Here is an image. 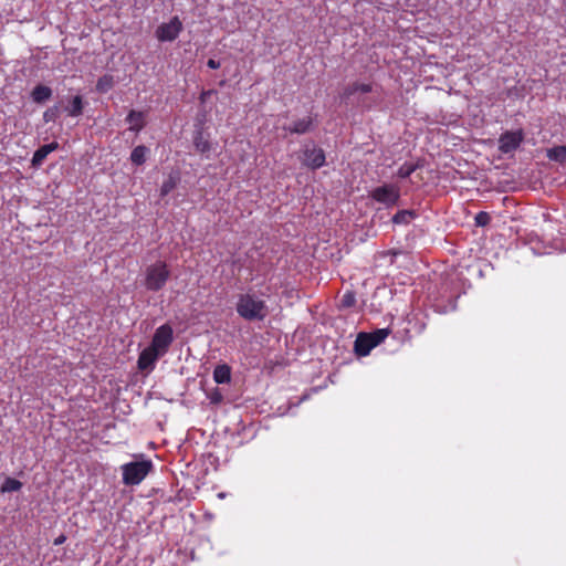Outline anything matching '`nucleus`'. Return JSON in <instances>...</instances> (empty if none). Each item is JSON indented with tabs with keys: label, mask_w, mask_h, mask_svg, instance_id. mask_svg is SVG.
Wrapping results in <instances>:
<instances>
[{
	"label": "nucleus",
	"mask_w": 566,
	"mask_h": 566,
	"mask_svg": "<svg viewBox=\"0 0 566 566\" xmlns=\"http://www.w3.org/2000/svg\"><path fill=\"white\" fill-rule=\"evenodd\" d=\"M174 342V329L169 324H164L156 328L153 339L138 357V368L140 370H153L156 361L165 356Z\"/></svg>",
	"instance_id": "1"
},
{
	"label": "nucleus",
	"mask_w": 566,
	"mask_h": 566,
	"mask_svg": "<svg viewBox=\"0 0 566 566\" xmlns=\"http://www.w3.org/2000/svg\"><path fill=\"white\" fill-rule=\"evenodd\" d=\"M235 310L247 321H262L269 312L265 301L253 292L240 294Z\"/></svg>",
	"instance_id": "2"
},
{
	"label": "nucleus",
	"mask_w": 566,
	"mask_h": 566,
	"mask_svg": "<svg viewBox=\"0 0 566 566\" xmlns=\"http://www.w3.org/2000/svg\"><path fill=\"white\" fill-rule=\"evenodd\" d=\"M170 277V271L166 262L157 261L144 271V285L150 292L161 290Z\"/></svg>",
	"instance_id": "3"
},
{
	"label": "nucleus",
	"mask_w": 566,
	"mask_h": 566,
	"mask_svg": "<svg viewBox=\"0 0 566 566\" xmlns=\"http://www.w3.org/2000/svg\"><path fill=\"white\" fill-rule=\"evenodd\" d=\"M123 483L125 485H138L153 470L150 460L133 461L120 467Z\"/></svg>",
	"instance_id": "4"
},
{
	"label": "nucleus",
	"mask_w": 566,
	"mask_h": 566,
	"mask_svg": "<svg viewBox=\"0 0 566 566\" xmlns=\"http://www.w3.org/2000/svg\"><path fill=\"white\" fill-rule=\"evenodd\" d=\"M370 198L386 208H391L397 205L400 198V188L394 184H385L373 189Z\"/></svg>",
	"instance_id": "5"
},
{
	"label": "nucleus",
	"mask_w": 566,
	"mask_h": 566,
	"mask_svg": "<svg viewBox=\"0 0 566 566\" xmlns=\"http://www.w3.org/2000/svg\"><path fill=\"white\" fill-rule=\"evenodd\" d=\"M182 29L181 20L178 17H172L168 22L157 27L155 36L160 42H172L179 36Z\"/></svg>",
	"instance_id": "6"
},
{
	"label": "nucleus",
	"mask_w": 566,
	"mask_h": 566,
	"mask_svg": "<svg viewBox=\"0 0 566 566\" xmlns=\"http://www.w3.org/2000/svg\"><path fill=\"white\" fill-rule=\"evenodd\" d=\"M301 160L305 167L315 170L325 165L326 157L322 148L315 145H307L302 151Z\"/></svg>",
	"instance_id": "7"
},
{
	"label": "nucleus",
	"mask_w": 566,
	"mask_h": 566,
	"mask_svg": "<svg viewBox=\"0 0 566 566\" xmlns=\"http://www.w3.org/2000/svg\"><path fill=\"white\" fill-rule=\"evenodd\" d=\"M524 140V133L522 129L507 130L499 138V150L503 154H511L515 151Z\"/></svg>",
	"instance_id": "8"
},
{
	"label": "nucleus",
	"mask_w": 566,
	"mask_h": 566,
	"mask_svg": "<svg viewBox=\"0 0 566 566\" xmlns=\"http://www.w3.org/2000/svg\"><path fill=\"white\" fill-rule=\"evenodd\" d=\"M374 347L375 343L371 342V338L367 333L358 334L354 345L357 356H367Z\"/></svg>",
	"instance_id": "9"
},
{
	"label": "nucleus",
	"mask_w": 566,
	"mask_h": 566,
	"mask_svg": "<svg viewBox=\"0 0 566 566\" xmlns=\"http://www.w3.org/2000/svg\"><path fill=\"white\" fill-rule=\"evenodd\" d=\"M126 122L129 124V130L139 133L146 125V113L132 109L126 116Z\"/></svg>",
	"instance_id": "10"
},
{
	"label": "nucleus",
	"mask_w": 566,
	"mask_h": 566,
	"mask_svg": "<svg viewBox=\"0 0 566 566\" xmlns=\"http://www.w3.org/2000/svg\"><path fill=\"white\" fill-rule=\"evenodd\" d=\"M314 120L311 116L294 120L291 125L285 126L284 129L292 134H305L313 129Z\"/></svg>",
	"instance_id": "11"
},
{
	"label": "nucleus",
	"mask_w": 566,
	"mask_h": 566,
	"mask_svg": "<svg viewBox=\"0 0 566 566\" xmlns=\"http://www.w3.org/2000/svg\"><path fill=\"white\" fill-rule=\"evenodd\" d=\"M374 91V86L370 83H359L354 82L349 84L343 92L342 97L345 99H349L350 97L355 96L356 94H368Z\"/></svg>",
	"instance_id": "12"
},
{
	"label": "nucleus",
	"mask_w": 566,
	"mask_h": 566,
	"mask_svg": "<svg viewBox=\"0 0 566 566\" xmlns=\"http://www.w3.org/2000/svg\"><path fill=\"white\" fill-rule=\"evenodd\" d=\"M57 147H59V144L56 142L41 146L33 154V157L31 160L32 166L40 167L43 164V161L45 160V158L48 157V155H50L52 151L57 149Z\"/></svg>",
	"instance_id": "13"
},
{
	"label": "nucleus",
	"mask_w": 566,
	"mask_h": 566,
	"mask_svg": "<svg viewBox=\"0 0 566 566\" xmlns=\"http://www.w3.org/2000/svg\"><path fill=\"white\" fill-rule=\"evenodd\" d=\"M213 380L217 384H228L231 380V369L228 365H218L213 370Z\"/></svg>",
	"instance_id": "14"
},
{
	"label": "nucleus",
	"mask_w": 566,
	"mask_h": 566,
	"mask_svg": "<svg viewBox=\"0 0 566 566\" xmlns=\"http://www.w3.org/2000/svg\"><path fill=\"white\" fill-rule=\"evenodd\" d=\"M546 156L549 160L565 165L566 164V145L548 148L546 150Z\"/></svg>",
	"instance_id": "15"
},
{
	"label": "nucleus",
	"mask_w": 566,
	"mask_h": 566,
	"mask_svg": "<svg viewBox=\"0 0 566 566\" xmlns=\"http://www.w3.org/2000/svg\"><path fill=\"white\" fill-rule=\"evenodd\" d=\"M52 96V90L45 85H36L32 93L31 97L35 103H44Z\"/></svg>",
	"instance_id": "16"
},
{
	"label": "nucleus",
	"mask_w": 566,
	"mask_h": 566,
	"mask_svg": "<svg viewBox=\"0 0 566 566\" xmlns=\"http://www.w3.org/2000/svg\"><path fill=\"white\" fill-rule=\"evenodd\" d=\"M193 145L200 154H208L211 149L210 142L205 137L201 130H197L193 137Z\"/></svg>",
	"instance_id": "17"
},
{
	"label": "nucleus",
	"mask_w": 566,
	"mask_h": 566,
	"mask_svg": "<svg viewBox=\"0 0 566 566\" xmlns=\"http://www.w3.org/2000/svg\"><path fill=\"white\" fill-rule=\"evenodd\" d=\"M65 112L69 116L78 117L83 113V99L80 95L72 98L69 106L65 107Z\"/></svg>",
	"instance_id": "18"
},
{
	"label": "nucleus",
	"mask_w": 566,
	"mask_h": 566,
	"mask_svg": "<svg viewBox=\"0 0 566 566\" xmlns=\"http://www.w3.org/2000/svg\"><path fill=\"white\" fill-rule=\"evenodd\" d=\"M149 149L146 146L139 145L132 150L130 160L135 165H143L146 159Z\"/></svg>",
	"instance_id": "19"
},
{
	"label": "nucleus",
	"mask_w": 566,
	"mask_h": 566,
	"mask_svg": "<svg viewBox=\"0 0 566 566\" xmlns=\"http://www.w3.org/2000/svg\"><path fill=\"white\" fill-rule=\"evenodd\" d=\"M115 84L114 77L109 74L101 76L96 83V91L98 93H107Z\"/></svg>",
	"instance_id": "20"
},
{
	"label": "nucleus",
	"mask_w": 566,
	"mask_h": 566,
	"mask_svg": "<svg viewBox=\"0 0 566 566\" xmlns=\"http://www.w3.org/2000/svg\"><path fill=\"white\" fill-rule=\"evenodd\" d=\"M415 217V212L411 211V210H401V211H398L394 217H392V222L396 223V224H407L409 223Z\"/></svg>",
	"instance_id": "21"
},
{
	"label": "nucleus",
	"mask_w": 566,
	"mask_h": 566,
	"mask_svg": "<svg viewBox=\"0 0 566 566\" xmlns=\"http://www.w3.org/2000/svg\"><path fill=\"white\" fill-rule=\"evenodd\" d=\"M178 182V176L170 174L169 177L163 182L160 188L161 196H167Z\"/></svg>",
	"instance_id": "22"
},
{
	"label": "nucleus",
	"mask_w": 566,
	"mask_h": 566,
	"mask_svg": "<svg viewBox=\"0 0 566 566\" xmlns=\"http://www.w3.org/2000/svg\"><path fill=\"white\" fill-rule=\"evenodd\" d=\"M22 488V483L13 478H7L2 484L1 491L4 492H17Z\"/></svg>",
	"instance_id": "23"
},
{
	"label": "nucleus",
	"mask_w": 566,
	"mask_h": 566,
	"mask_svg": "<svg viewBox=\"0 0 566 566\" xmlns=\"http://www.w3.org/2000/svg\"><path fill=\"white\" fill-rule=\"evenodd\" d=\"M388 334H389V329L380 328L373 333H369L368 335L370 336L371 342L375 343V347H376L377 345H379L380 343H382L386 339Z\"/></svg>",
	"instance_id": "24"
},
{
	"label": "nucleus",
	"mask_w": 566,
	"mask_h": 566,
	"mask_svg": "<svg viewBox=\"0 0 566 566\" xmlns=\"http://www.w3.org/2000/svg\"><path fill=\"white\" fill-rule=\"evenodd\" d=\"M418 168L415 164L406 163L397 171L398 177L408 178Z\"/></svg>",
	"instance_id": "25"
},
{
	"label": "nucleus",
	"mask_w": 566,
	"mask_h": 566,
	"mask_svg": "<svg viewBox=\"0 0 566 566\" xmlns=\"http://www.w3.org/2000/svg\"><path fill=\"white\" fill-rule=\"evenodd\" d=\"M356 302L355 295L352 292H346L339 302V306L343 308L352 307Z\"/></svg>",
	"instance_id": "26"
},
{
	"label": "nucleus",
	"mask_w": 566,
	"mask_h": 566,
	"mask_svg": "<svg viewBox=\"0 0 566 566\" xmlns=\"http://www.w3.org/2000/svg\"><path fill=\"white\" fill-rule=\"evenodd\" d=\"M207 398L211 403H220L223 400V395L219 390V388H213L209 392H207Z\"/></svg>",
	"instance_id": "27"
},
{
	"label": "nucleus",
	"mask_w": 566,
	"mask_h": 566,
	"mask_svg": "<svg viewBox=\"0 0 566 566\" xmlns=\"http://www.w3.org/2000/svg\"><path fill=\"white\" fill-rule=\"evenodd\" d=\"M59 114V107L53 106L51 108H48L43 114V119L45 123L54 122Z\"/></svg>",
	"instance_id": "28"
},
{
	"label": "nucleus",
	"mask_w": 566,
	"mask_h": 566,
	"mask_svg": "<svg viewBox=\"0 0 566 566\" xmlns=\"http://www.w3.org/2000/svg\"><path fill=\"white\" fill-rule=\"evenodd\" d=\"M474 220L478 227H485L489 224L491 218L488 212L481 211L475 216Z\"/></svg>",
	"instance_id": "29"
},
{
	"label": "nucleus",
	"mask_w": 566,
	"mask_h": 566,
	"mask_svg": "<svg viewBox=\"0 0 566 566\" xmlns=\"http://www.w3.org/2000/svg\"><path fill=\"white\" fill-rule=\"evenodd\" d=\"M207 65H208V67L213 69V70L220 67V63L213 59H209L207 62Z\"/></svg>",
	"instance_id": "30"
},
{
	"label": "nucleus",
	"mask_w": 566,
	"mask_h": 566,
	"mask_svg": "<svg viewBox=\"0 0 566 566\" xmlns=\"http://www.w3.org/2000/svg\"><path fill=\"white\" fill-rule=\"evenodd\" d=\"M65 541H66V536H65L64 534H61L60 536H57V537L54 539L53 544H54L55 546H59V545H62Z\"/></svg>",
	"instance_id": "31"
},
{
	"label": "nucleus",
	"mask_w": 566,
	"mask_h": 566,
	"mask_svg": "<svg viewBox=\"0 0 566 566\" xmlns=\"http://www.w3.org/2000/svg\"><path fill=\"white\" fill-rule=\"evenodd\" d=\"M218 497H219V499H224V497H226V494H224V493H219V494H218Z\"/></svg>",
	"instance_id": "32"
}]
</instances>
